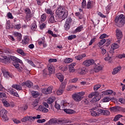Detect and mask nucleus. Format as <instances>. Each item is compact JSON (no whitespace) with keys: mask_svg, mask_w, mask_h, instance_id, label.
Segmentation results:
<instances>
[{"mask_svg":"<svg viewBox=\"0 0 125 125\" xmlns=\"http://www.w3.org/2000/svg\"><path fill=\"white\" fill-rule=\"evenodd\" d=\"M8 92L11 95H13V96H16V97H19V94H18V93L16 92V90L13 88L8 89Z\"/></svg>","mask_w":125,"mask_h":125,"instance_id":"12","label":"nucleus"},{"mask_svg":"<svg viewBox=\"0 0 125 125\" xmlns=\"http://www.w3.org/2000/svg\"><path fill=\"white\" fill-rule=\"evenodd\" d=\"M67 121L65 119L59 120L56 119V118H52L50 119L48 122L45 123V125H63L66 124Z\"/></svg>","mask_w":125,"mask_h":125,"instance_id":"5","label":"nucleus"},{"mask_svg":"<svg viewBox=\"0 0 125 125\" xmlns=\"http://www.w3.org/2000/svg\"><path fill=\"white\" fill-rule=\"evenodd\" d=\"M115 23L117 27H123V25L125 24V16L121 14L119 16L116 17L115 20Z\"/></svg>","mask_w":125,"mask_h":125,"instance_id":"3","label":"nucleus"},{"mask_svg":"<svg viewBox=\"0 0 125 125\" xmlns=\"http://www.w3.org/2000/svg\"><path fill=\"white\" fill-rule=\"evenodd\" d=\"M108 36L106 34H103L100 36V39L103 40L105 38H107Z\"/></svg>","mask_w":125,"mask_h":125,"instance_id":"59","label":"nucleus"},{"mask_svg":"<svg viewBox=\"0 0 125 125\" xmlns=\"http://www.w3.org/2000/svg\"><path fill=\"white\" fill-rule=\"evenodd\" d=\"M89 98H92L93 97H94L93 98V101H94L95 102H96V101H99V100H100V98H98V97H97V96H96V93H94L93 92L91 94H90L88 96Z\"/></svg>","mask_w":125,"mask_h":125,"instance_id":"13","label":"nucleus"},{"mask_svg":"<svg viewBox=\"0 0 125 125\" xmlns=\"http://www.w3.org/2000/svg\"><path fill=\"white\" fill-rule=\"evenodd\" d=\"M82 8H86V0H83L82 2Z\"/></svg>","mask_w":125,"mask_h":125,"instance_id":"47","label":"nucleus"},{"mask_svg":"<svg viewBox=\"0 0 125 125\" xmlns=\"http://www.w3.org/2000/svg\"><path fill=\"white\" fill-rule=\"evenodd\" d=\"M121 118H123V115L118 114L114 117L113 121L114 122H118V121Z\"/></svg>","mask_w":125,"mask_h":125,"instance_id":"37","label":"nucleus"},{"mask_svg":"<svg viewBox=\"0 0 125 125\" xmlns=\"http://www.w3.org/2000/svg\"><path fill=\"white\" fill-rule=\"evenodd\" d=\"M57 78H58L60 82H63L64 81V76L62 73H58L56 74Z\"/></svg>","mask_w":125,"mask_h":125,"instance_id":"27","label":"nucleus"},{"mask_svg":"<svg viewBox=\"0 0 125 125\" xmlns=\"http://www.w3.org/2000/svg\"><path fill=\"white\" fill-rule=\"evenodd\" d=\"M70 27H71V24H69V23H65L64 25V29L65 30H66V31H68V30H70Z\"/></svg>","mask_w":125,"mask_h":125,"instance_id":"44","label":"nucleus"},{"mask_svg":"<svg viewBox=\"0 0 125 125\" xmlns=\"http://www.w3.org/2000/svg\"><path fill=\"white\" fill-rule=\"evenodd\" d=\"M77 38V36L75 35H70L68 37V40L69 41H72V40H74V39H76Z\"/></svg>","mask_w":125,"mask_h":125,"instance_id":"53","label":"nucleus"},{"mask_svg":"<svg viewBox=\"0 0 125 125\" xmlns=\"http://www.w3.org/2000/svg\"><path fill=\"white\" fill-rule=\"evenodd\" d=\"M44 94H50L52 92V87H48L47 88H43L42 90Z\"/></svg>","mask_w":125,"mask_h":125,"instance_id":"15","label":"nucleus"},{"mask_svg":"<svg viewBox=\"0 0 125 125\" xmlns=\"http://www.w3.org/2000/svg\"><path fill=\"white\" fill-rule=\"evenodd\" d=\"M113 93V90H107L104 92V95H111Z\"/></svg>","mask_w":125,"mask_h":125,"instance_id":"39","label":"nucleus"},{"mask_svg":"<svg viewBox=\"0 0 125 125\" xmlns=\"http://www.w3.org/2000/svg\"><path fill=\"white\" fill-rule=\"evenodd\" d=\"M83 25H80L76 28V29L73 30L72 33L74 35L77 34V33H80V32H82L83 31Z\"/></svg>","mask_w":125,"mask_h":125,"instance_id":"19","label":"nucleus"},{"mask_svg":"<svg viewBox=\"0 0 125 125\" xmlns=\"http://www.w3.org/2000/svg\"><path fill=\"white\" fill-rule=\"evenodd\" d=\"M106 40L105 39H102L99 42V45H103L105 43Z\"/></svg>","mask_w":125,"mask_h":125,"instance_id":"54","label":"nucleus"},{"mask_svg":"<svg viewBox=\"0 0 125 125\" xmlns=\"http://www.w3.org/2000/svg\"><path fill=\"white\" fill-rule=\"evenodd\" d=\"M22 85H26L27 87L29 88L32 87L33 85H34V83L31 81H27L25 82H23L22 83Z\"/></svg>","mask_w":125,"mask_h":125,"instance_id":"18","label":"nucleus"},{"mask_svg":"<svg viewBox=\"0 0 125 125\" xmlns=\"http://www.w3.org/2000/svg\"><path fill=\"white\" fill-rule=\"evenodd\" d=\"M103 67L101 65H96V66L91 69V71H93V72H95L96 73H97L99 72V71H101L103 69Z\"/></svg>","mask_w":125,"mask_h":125,"instance_id":"21","label":"nucleus"},{"mask_svg":"<svg viewBox=\"0 0 125 125\" xmlns=\"http://www.w3.org/2000/svg\"><path fill=\"white\" fill-rule=\"evenodd\" d=\"M101 114H103L104 116H109L110 115V111L109 110H105L98 108L96 110L92 111L91 112V115L93 117H96V116H99Z\"/></svg>","mask_w":125,"mask_h":125,"instance_id":"4","label":"nucleus"},{"mask_svg":"<svg viewBox=\"0 0 125 125\" xmlns=\"http://www.w3.org/2000/svg\"><path fill=\"white\" fill-rule=\"evenodd\" d=\"M55 97H51L48 99L47 102L48 103V104H52V103L55 101Z\"/></svg>","mask_w":125,"mask_h":125,"instance_id":"30","label":"nucleus"},{"mask_svg":"<svg viewBox=\"0 0 125 125\" xmlns=\"http://www.w3.org/2000/svg\"><path fill=\"white\" fill-rule=\"evenodd\" d=\"M122 70V66H118L113 69V71L112 72V75H116L118 74Z\"/></svg>","mask_w":125,"mask_h":125,"instance_id":"24","label":"nucleus"},{"mask_svg":"<svg viewBox=\"0 0 125 125\" xmlns=\"http://www.w3.org/2000/svg\"><path fill=\"white\" fill-rule=\"evenodd\" d=\"M24 12L26 14L25 20L27 22H29V21H30L31 19H32V17H33L34 14L31 13V10L28 8H26L24 9Z\"/></svg>","mask_w":125,"mask_h":125,"instance_id":"7","label":"nucleus"},{"mask_svg":"<svg viewBox=\"0 0 125 125\" xmlns=\"http://www.w3.org/2000/svg\"><path fill=\"white\" fill-rule=\"evenodd\" d=\"M65 23L71 25V23H72V18H71V17H67L66 18V21H65Z\"/></svg>","mask_w":125,"mask_h":125,"instance_id":"51","label":"nucleus"},{"mask_svg":"<svg viewBox=\"0 0 125 125\" xmlns=\"http://www.w3.org/2000/svg\"><path fill=\"white\" fill-rule=\"evenodd\" d=\"M120 108H121V107L119 106H116L110 107V110L113 112H116V111H119Z\"/></svg>","mask_w":125,"mask_h":125,"instance_id":"34","label":"nucleus"},{"mask_svg":"<svg viewBox=\"0 0 125 125\" xmlns=\"http://www.w3.org/2000/svg\"><path fill=\"white\" fill-rule=\"evenodd\" d=\"M73 85H69L68 86H67V90H68V91H71V90H73Z\"/></svg>","mask_w":125,"mask_h":125,"instance_id":"64","label":"nucleus"},{"mask_svg":"<svg viewBox=\"0 0 125 125\" xmlns=\"http://www.w3.org/2000/svg\"><path fill=\"white\" fill-rule=\"evenodd\" d=\"M61 104V107H62V108H65L66 106H68V105H69V104L67 103L66 101H64V100L62 101Z\"/></svg>","mask_w":125,"mask_h":125,"instance_id":"33","label":"nucleus"},{"mask_svg":"<svg viewBox=\"0 0 125 125\" xmlns=\"http://www.w3.org/2000/svg\"><path fill=\"white\" fill-rule=\"evenodd\" d=\"M73 62V59L67 58L64 60V63H65V64H68L69 63H71Z\"/></svg>","mask_w":125,"mask_h":125,"instance_id":"38","label":"nucleus"},{"mask_svg":"<svg viewBox=\"0 0 125 125\" xmlns=\"http://www.w3.org/2000/svg\"><path fill=\"white\" fill-rule=\"evenodd\" d=\"M31 95L34 98H37L40 96V93L38 91H32L31 92Z\"/></svg>","mask_w":125,"mask_h":125,"instance_id":"29","label":"nucleus"},{"mask_svg":"<svg viewBox=\"0 0 125 125\" xmlns=\"http://www.w3.org/2000/svg\"><path fill=\"white\" fill-rule=\"evenodd\" d=\"M117 57L119 58V59H122V58H125V54H119L117 56Z\"/></svg>","mask_w":125,"mask_h":125,"instance_id":"60","label":"nucleus"},{"mask_svg":"<svg viewBox=\"0 0 125 125\" xmlns=\"http://www.w3.org/2000/svg\"><path fill=\"white\" fill-rule=\"evenodd\" d=\"M38 42L39 45H42L43 43H44V42H45V38L43 37L42 38L38 40Z\"/></svg>","mask_w":125,"mask_h":125,"instance_id":"32","label":"nucleus"},{"mask_svg":"<svg viewBox=\"0 0 125 125\" xmlns=\"http://www.w3.org/2000/svg\"><path fill=\"white\" fill-rule=\"evenodd\" d=\"M12 87H13V88H15V89H16L17 90H22V86L20 85H17V84H13L12 86Z\"/></svg>","mask_w":125,"mask_h":125,"instance_id":"28","label":"nucleus"},{"mask_svg":"<svg viewBox=\"0 0 125 125\" xmlns=\"http://www.w3.org/2000/svg\"><path fill=\"white\" fill-rule=\"evenodd\" d=\"M93 7V1L89 0L87 3V8L89 9V8H92Z\"/></svg>","mask_w":125,"mask_h":125,"instance_id":"31","label":"nucleus"},{"mask_svg":"<svg viewBox=\"0 0 125 125\" xmlns=\"http://www.w3.org/2000/svg\"><path fill=\"white\" fill-rule=\"evenodd\" d=\"M49 63H54L57 62V59H50L48 60Z\"/></svg>","mask_w":125,"mask_h":125,"instance_id":"57","label":"nucleus"},{"mask_svg":"<svg viewBox=\"0 0 125 125\" xmlns=\"http://www.w3.org/2000/svg\"><path fill=\"white\" fill-rule=\"evenodd\" d=\"M29 41H30V39L28 37H25L21 41L22 44L25 45L29 43Z\"/></svg>","mask_w":125,"mask_h":125,"instance_id":"35","label":"nucleus"},{"mask_svg":"<svg viewBox=\"0 0 125 125\" xmlns=\"http://www.w3.org/2000/svg\"><path fill=\"white\" fill-rule=\"evenodd\" d=\"M75 16H77L80 19H83V16L80 12L75 13Z\"/></svg>","mask_w":125,"mask_h":125,"instance_id":"46","label":"nucleus"},{"mask_svg":"<svg viewBox=\"0 0 125 125\" xmlns=\"http://www.w3.org/2000/svg\"><path fill=\"white\" fill-rule=\"evenodd\" d=\"M45 11L47 14H50V15H52V14H53V13L50 8L45 9Z\"/></svg>","mask_w":125,"mask_h":125,"instance_id":"45","label":"nucleus"},{"mask_svg":"<svg viewBox=\"0 0 125 125\" xmlns=\"http://www.w3.org/2000/svg\"><path fill=\"white\" fill-rule=\"evenodd\" d=\"M64 112L67 114H73L74 110L70 109H64Z\"/></svg>","mask_w":125,"mask_h":125,"instance_id":"43","label":"nucleus"},{"mask_svg":"<svg viewBox=\"0 0 125 125\" xmlns=\"http://www.w3.org/2000/svg\"><path fill=\"white\" fill-rule=\"evenodd\" d=\"M111 49H117L119 48V44L117 43H114L111 45Z\"/></svg>","mask_w":125,"mask_h":125,"instance_id":"40","label":"nucleus"},{"mask_svg":"<svg viewBox=\"0 0 125 125\" xmlns=\"http://www.w3.org/2000/svg\"><path fill=\"white\" fill-rule=\"evenodd\" d=\"M14 24L15 25V26H14V28H15V29H17V30L21 29V24L20 23V21L14 20Z\"/></svg>","mask_w":125,"mask_h":125,"instance_id":"16","label":"nucleus"},{"mask_svg":"<svg viewBox=\"0 0 125 125\" xmlns=\"http://www.w3.org/2000/svg\"><path fill=\"white\" fill-rule=\"evenodd\" d=\"M0 62L6 64L8 62V58L6 56L1 55L0 56Z\"/></svg>","mask_w":125,"mask_h":125,"instance_id":"17","label":"nucleus"},{"mask_svg":"<svg viewBox=\"0 0 125 125\" xmlns=\"http://www.w3.org/2000/svg\"><path fill=\"white\" fill-rule=\"evenodd\" d=\"M26 61L27 63H29L31 66H32V67H36V65H35V63H34V62L32 61L31 60H26Z\"/></svg>","mask_w":125,"mask_h":125,"instance_id":"48","label":"nucleus"},{"mask_svg":"<svg viewBox=\"0 0 125 125\" xmlns=\"http://www.w3.org/2000/svg\"><path fill=\"white\" fill-rule=\"evenodd\" d=\"M41 22H44L46 20V15L43 14L41 17Z\"/></svg>","mask_w":125,"mask_h":125,"instance_id":"42","label":"nucleus"},{"mask_svg":"<svg viewBox=\"0 0 125 125\" xmlns=\"http://www.w3.org/2000/svg\"><path fill=\"white\" fill-rule=\"evenodd\" d=\"M56 14L59 17H62V19L64 20V19L67 18L68 13V11L65 8V7L61 6L56 10Z\"/></svg>","mask_w":125,"mask_h":125,"instance_id":"2","label":"nucleus"},{"mask_svg":"<svg viewBox=\"0 0 125 125\" xmlns=\"http://www.w3.org/2000/svg\"><path fill=\"white\" fill-rule=\"evenodd\" d=\"M11 59L12 60V61L15 62H13V65L14 66L16 69H17L19 72H21V71L23 70V67H22V66H24V63H23L22 60L18 59L15 56L11 57Z\"/></svg>","mask_w":125,"mask_h":125,"instance_id":"1","label":"nucleus"},{"mask_svg":"<svg viewBox=\"0 0 125 125\" xmlns=\"http://www.w3.org/2000/svg\"><path fill=\"white\" fill-rule=\"evenodd\" d=\"M38 5H40L41 6V5H42V3H43V1H42V0H35Z\"/></svg>","mask_w":125,"mask_h":125,"instance_id":"56","label":"nucleus"},{"mask_svg":"<svg viewBox=\"0 0 125 125\" xmlns=\"http://www.w3.org/2000/svg\"><path fill=\"white\" fill-rule=\"evenodd\" d=\"M111 57H110L109 54H108L105 58H104L105 61H109L111 59Z\"/></svg>","mask_w":125,"mask_h":125,"instance_id":"63","label":"nucleus"},{"mask_svg":"<svg viewBox=\"0 0 125 125\" xmlns=\"http://www.w3.org/2000/svg\"><path fill=\"white\" fill-rule=\"evenodd\" d=\"M98 15H99V16H100V17H101L102 18H106V16L103 15V14L100 12H99L98 13Z\"/></svg>","mask_w":125,"mask_h":125,"instance_id":"61","label":"nucleus"},{"mask_svg":"<svg viewBox=\"0 0 125 125\" xmlns=\"http://www.w3.org/2000/svg\"><path fill=\"white\" fill-rule=\"evenodd\" d=\"M111 101L110 97H105L103 100V102L106 103L109 102V101Z\"/></svg>","mask_w":125,"mask_h":125,"instance_id":"49","label":"nucleus"},{"mask_svg":"<svg viewBox=\"0 0 125 125\" xmlns=\"http://www.w3.org/2000/svg\"><path fill=\"white\" fill-rule=\"evenodd\" d=\"M0 113L2 115V118L4 122H6L8 120V118H7V111L4 108H2L0 111Z\"/></svg>","mask_w":125,"mask_h":125,"instance_id":"10","label":"nucleus"},{"mask_svg":"<svg viewBox=\"0 0 125 125\" xmlns=\"http://www.w3.org/2000/svg\"><path fill=\"white\" fill-rule=\"evenodd\" d=\"M75 59L76 60H81V59H83V56L82 55H78L77 56H76L75 57Z\"/></svg>","mask_w":125,"mask_h":125,"instance_id":"58","label":"nucleus"},{"mask_svg":"<svg viewBox=\"0 0 125 125\" xmlns=\"http://www.w3.org/2000/svg\"><path fill=\"white\" fill-rule=\"evenodd\" d=\"M2 102L4 106L6 107H8L9 106V104L6 101V100H4V99H2Z\"/></svg>","mask_w":125,"mask_h":125,"instance_id":"50","label":"nucleus"},{"mask_svg":"<svg viewBox=\"0 0 125 125\" xmlns=\"http://www.w3.org/2000/svg\"><path fill=\"white\" fill-rule=\"evenodd\" d=\"M6 96V94L4 92L0 93V98H3Z\"/></svg>","mask_w":125,"mask_h":125,"instance_id":"62","label":"nucleus"},{"mask_svg":"<svg viewBox=\"0 0 125 125\" xmlns=\"http://www.w3.org/2000/svg\"><path fill=\"white\" fill-rule=\"evenodd\" d=\"M3 76L5 77V78H12V75H10V73L7 71H5L3 73Z\"/></svg>","mask_w":125,"mask_h":125,"instance_id":"41","label":"nucleus"},{"mask_svg":"<svg viewBox=\"0 0 125 125\" xmlns=\"http://www.w3.org/2000/svg\"><path fill=\"white\" fill-rule=\"evenodd\" d=\"M66 87V83H62L60 85L59 89L57 91V95H61L64 92L65 90V88Z\"/></svg>","mask_w":125,"mask_h":125,"instance_id":"9","label":"nucleus"},{"mask_svg":"<svg viewBox=\"0 0 125 125\" xmlns=\"http://www.w3.org/2000/svg\"><path fill=\"white\" fill-rule=\"evenodd\" d=\"M93 64H94V61L93 59L86 60L83 63V65L85 66V67H89Z\"/></svg>","mask_w":125,"mask_h":125,"instance_id":"11","label":"nucleus"},{"mask_svg":"<svg viewBox=\"0 0 125 125\" xmlns=\"http://www.w3.org/2000/svg\"><path fill=\"white\" fill-rule=\"evenodd\" d=\"M100 87H101V85L100 84H97V85H96L94 86V90L95 91H97L99 89V88H100Z\"/></svg>","mask_w":125,"mask_h":125,"instance_id":"55","label":"nucleus"},{"mask_svg":"<svg viewBox=\"0 0 125 125\" xmlns=\"http://www.w3.org/2000/svg\"><path fill=\"white\" fill-rule=\"evenodd\" d=\"M49 72H46V71L44 70L43 71V74L44 75H49L50 74H52V73H54L55 71V68L53 66H50L48 68Z\"/></svg>","mask_w":125,"mask_h":125,"instance_id":"14","label":"nucleus"},{"mask_svg":"<svg viewBox=\"0 0 125 125\" xmlns=\"http://www.w3.org/2000/svg\"><path fill=\"white\" fill-rule=\"evenodd\" d=\"M116 37L117 39L118 42H120L123 39V32L119 29H116L115 30Z\"/></svg>","mask_w":125,"mask_h":125,"instance_id":"8","label":"nucleus"},{"mask_svg":"<svg viewBox=\"0 0 125 125\" xmlns=\"http://www.w3.org/2000/svg\"><path fill=\"white\" fill-rule=\"evenodd\" d=\"M17 52L18 54L21 55L22 56H26V53L24 52L23 49L21 48H18L17 49Z\"/></svg>","mask_w":125,"mask_h":125,"instance_id":"25","label":"nucleus"},{"mask_svg":"<svg viewBox=\"0 0 125 125\" xmlns=\"http://www.w3.org/2000/svg\"><path fill=\"white\" fill-rule=\"evenodd\" d=\"M76 66V63H72L69 65L68 69L70 73H74L75 72L74 67Z\"/></svg>","mask_w":125,"mask_h":125,"instance_id":"22","label":"nucleus"},{"mask_svg":"<svg viewBox=\"0 0 125 125\" xmlns=\"http://www.w3.org/2000/svg\"><path fill=\"white\" fill-rule=\"evenodd\" d=\"M31 30H33V31H35V30H36L37 29V23H33L31 24Z\"/></svg>","mask_w":125,"mask_h":125,"instance_id":"52","label":"nucleus"},{"mask_svg":"<svg viewBox=\"0 0 125 125\" xmlns=\"http://www.w3.org/2000/svg\"><path fill=\"white\" fill-rule=\"evenodd\" d=\"M84 94H85L84 92L76 93L72 95V98L74 101H76V102H80V101H82L83 96Z\"/></svg>","mask_w":125,"mask_h":125,"instance_id":"6","label":"nucleus"},{"mask_svg":"<svg viewBox=\"0 0 125 125\" xmlns=\"http://www.w3.org/2000/svg\"><path fill=\"white\" fill-rule=\"evenodd\" d=\"M27 121H32V116H26L21 119L22 123H26Z\"/></svg>","mask_w":125,"mask_h":125,"instance_id":"26","label":"nucleus"},{"mask_svg":"<svg viewBox=\"0 0 125 125\" xmlns=\"http://www.w3.org/2000/svg\"><path fill=\"white\" fill-rule=\"evenodd\" d=\"M39 110L41 112H42V113H47V112H48V109L45 108L44 106H42V105L39 106Z\"/></svg>","mask_w":125,"mask_h":125,"instance_id":"23","label":"nucleus"},{"mask_svg":"<svg viewBox=\"0 0 125 125\" xmlns=\"http://www.w3.org/2000/svg\"><path fill=\"white\" fill-rule=\"evenodd\" d=\"M56 21H55V19L54 18V17L53 16H51L48 20V22L50 24H53V23H55Z\"/></svg>","mask_w":125,"mask_h":125,"instance_id":"36","label":"nucleus"},{"mask_svg":"<svg viewBox=\"0 0 125 125\" xmlns=\"http://www.w3.org/2000/svg\"><path fill=\"white\" fill-rule=\"evenodd\" d=\"M13 35L14 37H17V40L19 42L22 40V34L21 33H19L18 32H14L13 33Z\"/></svg>","mask_w":125,"mask_h":125,"instance_id":"20","label":"nucleus"}]
</instances>
